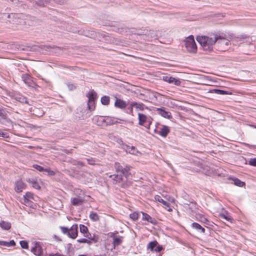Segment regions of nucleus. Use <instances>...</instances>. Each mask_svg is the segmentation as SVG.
I'll list each match as a JSON object with an SVG mask.
<instances>
[{
  "label": "nucleus",
  "mask_w": 256,
  "mask_h": 256,
  "mask_svg": "<svg viewBox=\"0 0 256 256\" xmlns=\"http://www.w3.org/2000/svg\"><path fill=\"white\" fill-rule=\"evenodd\" d=\"M184 46L186 50L190 53L195 54L197 52V46L193 36L186 38L184 40Z\"/></svg>",
  "instance_id": "nucleus-3"
},
{
  "label": "nucleus",
  "mask_w": 256,
  "mask_h": 256,
  "mask_svg": "<svg viewBox=\"0 0 256 256\" xmlns=\"http://www.w3.org/2000/svg\"><path fill=\"white\" fill-rule=\"evenodd\" d=\"M130 217L133 220H136L138 219V212H134L130 215Z\"/></svg>",
  "instance_id": "nucleus-37"
},
{
  "label": "nucleus",
  "mask_w": 256,
  "mask_h": 256,
  "mask_svg": "<svg viewBox=\"0 0 256 256\" xmlns=\"http://www.w3.org/2000/svg\"><path fill=\"white\" fill-rule=\"evenodd\" d=\"M88 106L90 111L94 110L95 108V102H88Z\"/></svg>",
  "instance_id": "nucleus-32"
},
{
  "label": "nucleus",
  "mask_w": 256,
  "mask_h": 256,
  "mask_svg": "<svg viewBox=\"0 0 256 256\" xmlns=\"http://www.w3.org/2000/svg\"><path fill=\"white\" fill-rule=\"evenodd\" d=\"M114 180H116L117 182H120L122 180V175H114Z\"/></svg>",
  "instance_id": "nucleus-45"
},
{
  "label": "nucleus",
  "mask_w": 256,
  "mask_h": 256,
  "mask_svg": "<svg viewBox=\"0 0 256 256\" xmlns=\"http://www.w3.org/2000/svg\"><path fill=\"white\" fill-rule=\"evenodd\" d=\"M22 203L26 206L30 208H34L36 204L33 202V200H28L26 198H24Z\"/></svg>",
  "instance_id": "nucleus-18"
},
{
  "label": "nucleus",
  "mask_w": 256,
  "mask_h": 256,
  "mask_svg": "<svg viewBox=\"0 0 256 256\" xmlns=\"http://www.w3.org/2000/svg\"><path fill=\"white\" fill-rule=\"evenodd\" d=\"M248 164L253 166H256V158H253L250 159Z\"/></svg>",
  "instance_id": "nucleus-44"
},
{
  "label": "nucleus",
  "mask_w": 256,
  "mask_h": 256,
  "mask_svg": "<svg viewBox=\"0 0 256 256\" xmlns=\"http://www.w3.org/2000/svg\"><path fill=\"white\" fill-rule=\"evenodd\" d=\"M115 168L117 172H122L123 170V167L118 162L115 164Z\"/></svg>",
  "instance_id": "nucleus-39"
},
{
  "label": "nucleus",
  "mask_w": 256,
  "mask_h": 256,
  "mask_svg": "<svg viewBox=\"0 0 256 256\" xmlns=\"http://www.w3.org/2000/svg\"><path fill=\"white\" fill-rule=\"evenodd\" d=\"M160 250H161V249L160 248H158V250H155L156 251H158V252H160Z\"/></svg>",
  "instance_id": "nucleus-56"
},
{
  "label": "nucleus",
  "mask_w": 256,
  "mask_h": 256,
  "mask_svg": "<svg viewBox=\"0 0 256 256\" xmlns=\"http://www.w3.org/2000/svg\"><path fill=\"white\" fill-rule=\"evenodd\" d=\"M218 37L219 38L216 43L218 50L220 51H226L228 50L232 36H230V37L226 38L218 34Z\"/></svg>",
  "instance_id": "nucleus-2"
},
{
  "label": "nucleus",
  "mask_w": 256,
  "mask_h": 256,
  "mask_svg": "<svg viewBox=\"0 0 256 256\" xmlns=\"http://www.w3.org/2000/svg\"><path fill=\"white\" fill-rule=\"evenodd\" d=\"M130 169V166H126L124 168H123V170H122L121 173L126 176H128L129 174V170Z\"/></svg>",
  "instance_id": "nucleus-30"
},
{
  "label": "nucleus",
  "mask_w": 256,
  "mask_h": 256,
  "mask_svg": "<svg viewBox=\"0 0 256 256\" xmlns=\"http://www.w3.org/2000/svg\"><path fill=\"white\" fill-rule=\"evenodd\" d=\"M31 110L33 112L34 114L38 117L42 116L44 114V112L42 110L36 108H34L33 109L31 108Z\"/></svg>",
  "instance_id": "nucleus-17"
},
{
  "label": "nucleus",
  "mask_w": 256,
  "mask_h": 256,
  "mask_svg": "<svg viewBox=\"0 0 256 256\" xmlns=\"http://www.w3.org/2000/svg\"><path fill=\"white\" fill-rule=\"evenodd\" d=\"M158 242L156 241L152 242L149 243L148 248L152 250L154 247L156 246Z\"/></svg>",
  "instance_id": "nucleus-36"
},
{
  "label": "nucleus",
  "mask_w": 256,
  "mask_h": 256,
  "mask_svg": "<svg viewBox=\"0 0 256 256\" xmlns=\"http://www.w3.org/2000/svg\"><path fill=\"white\" fill-rule=\"evenodd\" d=\"M77 242L78 243H85V244H90L92 243V242L90 240H89L86 238L78 240Z\"/></svg>",
  "instance_id": "nucleus-35"
},
{
  "label": "nucleus",
  "mask_w": 256,
  "mask_h": 256,
  "mask_svg": "<svg viewBox=\"0 0 256 256\" xmlns=\"http://www.w3.org/2000/svg\"><path fill=\"white\" fill-rule=\"evenodd\" d=\"M6 116L5 111L4 110L0 109V116L4 118Z\"/></svg>",
  "instance_id": "nucleus-50"
},
{
  "label": "nucleus",
  "mask_w": 256,
  "mask_h": 256,
  "mask_svg": "<svg viewBox=\"0 0 256 256\" xmlns=\"http://www.w3.org/2000/svg\"><path fill=\"white\" fill-rule=\"evenodd\" d=\"M33 167L40 172H44L45 170L44 168L38 164H34Z\"/></svg>",
  "instance_id": "nucleus-42"
},
{
  "label": "nucleus",
  "mask_w": 256,
  "mask_h": 256,
  "mask_svg": "<svg viewBox=\"0 0 256 256\" xmlns=\"http://www.w3.org/2000/svg\"><path fill=\"white\" fill-rule=\"evenodd\" d=\"M130 106L132 107L135 108L137 110H144L148 108L142 103L132 102L130 104Z\"/></svg>",
  "instance_id": "nucleus-14"
},
{
  "label": "nucleus",
  "mask_w": 256,
  "mask_h": 256,
  "mask_svg": "<svg viewBox=\"0 0 256 256\" xmlns=\"http://www.w3.org/2000/svg\"><path fill=\"white\" fill-rule=\"evenodd\" d=\"M70 201L72 205L78 206L82 204L83 200L80 198H71Z\"/></svg>",
  "instance_id": "nucleus-20"
},
{
  "label": "nucleus",
  "mask_w": 256,
  "mask_h": 256,
  "mask_svg": "<svg viewBox=\"0 0 256 256\" xmlns=\"http://www.w3.org/2000/svg\"><path fill=\"white\" fill-rule=\"evenodd\" d=\"M79 164L81 165V166H84L82 162H79Z\"/></svg>",
  "instance_id": "nucleus-57"
},
{
  "label": "nucleus",
  "mask_w": 256,
  "mask_h": 256,
  "mask_svg": "<svg viewBox=\"0 0 256 256\" xmlns=\"http://www.w3.org/2000/svg\"><path fill=\"white\" fill-rule=\"evenodd\" d=\"M165 198H166V200H169L168 198H170L169 196H166Z\"/></svg>",
  "instance_id": "nucleus-58"
},
{
  "label": "nucleus",
  "mask_w": 256,
  "mask_h": 256,
  "mask_svg": "<svg viewBox=\"0 0 256 256\" xmlns=\"http://www.w3.org/2000/svg\"><path fill=\"white\" fill-rule=\"evenodd\" d=\"M192 227L198 230H200L201 232L204 233L205 230L204 228H202L200 224L194 222L192 224Z\"/></svg>",
  "instance_id": "nucleus-23"
},
{
  "label": "nucleus",
  "mask_w": 256,
  "mask_h": 256,
  "mask_svg": "<svg viewBox=\"0 0 256 256\" xmlns=\"http://www.w3.org/2000/svg\"><path fill=\"white\" fill-rule=\"evenodd\" d=\"M9 246H14L16 244V243L14 240H12L8 242Z\"/></svg>",
  "instance_id": "nucleus-53"
},
{
  "label": "nucleus",
  "mask_w": 256,
  "mask_h": 256,
  "mask_svg": "<svg viewBox=\"0 0 256 256\" xmlns=\"http://www.w3.org/2000/svg\"><path fill=\"white\" fill-rule=\"evenodd\" d=\"M0 227L4 230H8L11 228V224L10 222L1 221L0 222Z\"/></svg>",
  "instance_id": "nucleus-19"
},
{
  "label": "nucleus",
  "mask_w": 256,
  "mask_h": 256,
  "mask_svg": "<svg viewBox=\"0 0 256 256\" xmlns=\"http://www.w3.org/2000/svg\"><path fill=\"white\" fill-rule=\"evenodd\" d=\"M114 105L120 108H125L127 106L126 102L120 99H117L116 100Z\"/></svg>",
  "instance_id": "nucleus-16"
},
{
  "label": "nucleus",
  "mask_w": 256,
  "mask_h": 256,
  "mask_svg": "<svg viewBox=\"0 0 256 256\" xmlns=\"http://www.w3.org/2000/svg\"><path fill=\"white\" fill-rule=\"evenodd\" d=\"M220 216L222 218L226 220H230L231 219L230 216H226L224 214H220Z\"/></svg>",
  "instance_id": "nucleus-48"
},
{
  "label": "nucleus",
  "mask_w": 256,
  "mask_h": 256,
  "mask_svg": "<svg viewBox=\"0 0 256 256\" xmlns=\"http://www.w3.org/2000/svg\"><path fill=\"white\" fill-rule=\"evenodd\" d=\"M142 218L143 220H145L148 222L152 223V218L150 216H149L147 214H146L144 212H142Z\"/></svg>",
  "instance_id": "nucleus-27"
},
{
  "label": "nucleus",
  "mask_w": 256,
  "mask_h": 256,
  "mask_svg": "<svg viewBox=\"0 0 256 256\" xmlns=\"http://www.w3.org/2000/svg\"><path fill=\"white\" fill-rule=\"evenodd\" d=\"M138 124L140 126H143L147 129H149L152 124V118L142 113L138 114Z\"/></svg>",
  "instance_id": "nucleus-4"
},
{
  "label": "nucleus",
  "mask_w": 256,
  "mask_h": 256,
  "mask_svg": "<svg viewBox=\"0 0 256 256\" xmlns=\"http://www.w3.org/2000/svg\"><path fill=\"white\" fill-rule=\"evenodd\" d=\"M68 87L71 90H72L73 89H74L76 88L75 86H74L72 84H68Z\"/></svg>",
  "instance_id": "nucleus-54"
},
{
  "label": "nucleus",
  "mask_w": 256,
  "mask_h": 256,
  "mask_svg": "<svg viewBox=\"0 0 256 256\" xmlns=\"http://www.w3.org/2000/svg\"><path fill=\"white\" fill-rule=\"evenodd\" d=\"M196 218L198 220L204 223L208 222V220L201 214H196Z\"/></svg>",
  "instance_id": "nucleus-29"
},
{
  "label": "nucleus",
  "mask_w": 256,
  "mask_h": 256,
  "mask_svg": "<svg viewBox=\"0 0 256 256\" xmlns=\"http://www.w3.org/2000/svg\"><path fill=\"white\" fill-rule=\"evenodd\" d=\"M148 36L150 35L151 38H156L157 37V36H156V34H155V32L153 30L150 31L149 32V33L148 34Z\"/></svg>",
  "instance_id": "nucleus-47"
},
{
  "label": "nucleus",
  "mask_w": 256,
  "mask_h": 256,
  "mask_svg": "<svg viewBox=\"0 0 256 256\" xmlns=\"http://www.w3.org/2000/svg\"><path fill=\"white\" fill-rule=\"evenodd\" d=\"M25 188L26 184L22 180H20L16 182L14 189L17 192H22Z\"/></svg>",
  "instance_id": "nucleus-10"
},
{
  "label": "nucleus",
  "mask_w": 256,
  "mask_h": 256,
  "mask_svg": "<svg viewBox=\"0 0 256 256\" xmlns=\"http://www.w3.org/2000/svg\"><path fill=\"white\" fill-rule=\"evenodd\" d=\"M62 50L60 48L56 46L52 48L50 50V52H55L58 54H60Z\"/></svg>",
  "instance_id": "nucleus-33"
},
{
  "label": "nucleus",
  "mask_w": 256,
  "mask_h": 256,
  "mask_svg": "<svg viewBox=\"0 0 256 256\" xmlns=\"http://www.w3.org/2000/svg\"><path fill=\"white\" fill-rule=\"evenodd\" d=\"M234 181V184L238 186H243L244 185V182H242L240 180L236 178H234L232 179Z\"/></svg>",
  "instance_id": "nucleus-28"
},
{
  "label": "nucleus",
  "mask_w": 256,
  "mask_h": 256,
  "mask_svg": "<svg viewBox=\"0 0 256 256\" xmlns=\"http://www.w3.org/2000/svg\"><path fill=\"white\" fill-rule=\"evenodd\" d=\"M8 242L6 241H0V245L9 247Z\"/></svg>",
  "instance_id": "nucleus-51"
},
{
  "label": "nucleus",
  "mask_w": 256,
  "mask_h": 256,
  "mask_svg": "<svg viewBox=\"0 0 256 256\" xmlns=\"http://www.w3.org/2000/svg\"><path fill=\"white\" fill-rule=\"evenodd\" d=\"M154 200L156 201H158L160 203H162L166 206H169V204L166 200H164L160 196H154Z\"/></svg>",
  "instance_id": "nucleus-21"
},
{
  "label": "nucleus",
  "mask_w": 256,
  "mask_h": 256,
  "mask_svg": "<svg viewBox=\"0 0 256 256\" xmlns=\"http://www.w3.org/2000/svg\"><path fill=\"white\" fill-rule=\"evenodd\" d=\"M86 96L88 99V102H95L97 98V94L94 90H91L88 93Z\"/></svg>",
  "instance_id": "nucleus-15"
},
{
  "label": "nucleus",
  "mask_w": 256,
  "mask_h": 256,
  "mask_svg": "<svg viewBox=\"0 0 256 256\" xmlns=\"http://www.w3.org/2000/svg\"><path fill=\"white\" fill-rule=\"evenodd\" d=\"M24 198H26L28 200L36 201V198L34 196V194L30 192H28L24 196Z\"/></svg>",
  "instance_id": "nucleus-25"
},
{
  "label": "nucleus",
  "mask_w": 256,
  "mask_h": 256,
  "mask_svg": "<svg viewBox=\"0 0 256 256\" xmlns=\"http://www.w3.org/2000/svg\"><path fill=\"white\" fill-rule=\"evenodd\" d=\"M0 136H2L4 138H8V134L6 132H4L0 130Z\"/></svg>",
  "instance_id": "nucleus-49"
},
{
  "label": "nucleus",
  "mask_w": 256,
  "mask_h": 256,
  "mask_svg": "<svg viewBox=\"0 0 256 256\" xmlns=\"http://www.w3.org/2000/svg\"><path fill=\"white\" fill-rule=\"evenodd\" d=\"M162 80L166 82H168L170 84H174L176 86H180V81L178 78H173L172 76H163Z\"/></svg>",
  "instance_id": "nucleus-8"
},
{
  "label": "nucleus",
  "mask_w": 256,
  "mask_h": 256,
  "mask_svg": "<svg viewBox=\"0 0 256 256\" xmlns=\"http://www.w3.org/2000/svg\"><path fill=\"white\" fill-rule=\"evenodd\" d=\"M218 37V34H212L209 36H198L196 40L200 44L204 50L210 52L212 50Z\"/></svg>",
  "instance_id": "nucleus-1"
},
{
  "label": "nucleus",
  "mask_w": 256,
  "mask_h": 256,
  "mask_svg": "<svg viewBox=\"0 0 256 256\" xmlns=\"http://www.w3.org/2000/svg\"><path fill=\"white\" fill-rule=\"evenodd\" d=\"M156 112L158 114L165 118H171L170 113L169 112L166 111L164 108H157Z\"/></svg>",
  "instance_id": "nucleus-12"
},
{
  "label": "nucleus",
  "mask_w": 256,
  "mask_h": 256,
  "mask_svg": "<svg viewBox=\"0 0 256 256\" xmlns=\"http://www.w3.org/2000/svg\"><path fill=\"white\" fill-rule=\"evenodd\" d=\"M31 251L35 255L39 256L42 255L43 250L40 242H36L34 244V246L32 248Z\"/></svg>",
  "instance_id": "nucleus-7"
},
{
  "label": "nucleus",
  "mask_w": 256,
  "mask_h": 256,
  "mask_svg": "<svg viewBox=\"0 0 256 256\" xmlns=\"http://www.w3.org/2000/svg\"><path fill=\"white\" fill-rule=\"evenodd\" d=\"M20 101L22 102H27V101L26 100V98H22V100H20Z\"/></svg>",
  "instance_id": "nucleus-55"
},
{
  "label": "nucleus",
  "mask_w": 256,
  "mask_h": 256,
  "mask_svg": "<svg viewBox=\"0 0 256 256\" xmlns=\"http://www.w3.org/2000/svg\"><path fill=\"white\" fill-rule=\"evenodd\" d=\"M90 218L92 220H93L94 222L98 221L100 219V218H99V216H98V214L96 212H90Z\"/></svg>",
  "instance_id": "nucleus-24"
},
{
  "label": "nucleus",
  "mask_w": 256,
  "mask_h": 256,
  "mask_svg": "<svg viewBox=\"0 0 256 256\" xmlns=\"http://www.w3.org/2000/svg\"><path fill=\"white\" fill-rule=\"evenodd\" d=\"M125 150L127 152L132 154L138 156L139 154H140V152L134 146H126L125 147Z\"/></svg>",
  "instance_id": "nucleus-11"
},
{
  "label": "nucleus",
  "mask_w": 256,
  "mask_h": 256,
  "mask_svg": "<svg viewBox=\"0 0 256 256\" xmlns=\"http://www.w3.org/2000/svg\"><path fill=\"white\" fill-rule=\"evenodd\" d=\"M108 120V118H105L102 116H94L93 118V122L98 126H104L107 124L108 122L107 120Z\"/></svg>",
  "instance_id": "nucleus-6"
},
{
  "label": "nucleus",
  "mask_w": 256,
  "mask_h": 256,
  "mask_svg": "<svg viewBox=\"0 0 256 256\" xmlns=\"http://www.w3.org/2000/svg\"><path fill=\"white\" fill-rule=\"evenodd\" d=\"M22 14H15L11 13L8 14V18L9 19L10 22L12 24H18L22 18Z\"/></svg>",
  "instance_id": "nucleus-5"
},
{
  "label": "nucleus",
  "mask_w": 256,
  "mask_h": 256,
  "mask_svg": "<svg viewBox=\"0 0 256 256\" xmlns=\"http://www.w3.org/2000/svg\"><path fill=\"white\" fill-rule=\"evenodd\" d=\"M101 102L102 104L108 105L110 103V97L104 96L101 98Z\"/></svg>",
  "instance_id": "nucleus-26"
},
{
  "label": "nucleus",
  "mask_w": 256,
  "mask_h": 256,
  "mask_svg": "<svg viewBox=\"0 0 256 256\" xmlns=\"http://www.w3.org/2000/svg\"><path fill=\"white\" fill-rule=\"evenodd\" d=\"M209 92L210 93H214L216 94H228V92L226 91L220 90H218V89H212L209 90Z\"/></svg>",
  "instance_id": "nucleus-22"
},
{
  "label": "nucleus",
  "mask_w": 256,
  "mask_h": 256,
  "mask_svg": "<svg viewBox=\"0 0 256 256\" xmlns=\"http://www.w3.org/2000/svg\"><path fill=\"white\" fill-rule=\"evenodd\" d=\"M80 232L84 234L88 231V228L83 224L80 226Z\"/></svg>",
  "instance_id": "nucleus-34"
},
{
  "label": "nucleus",
  "mask_w": 256,
  "mask_h": 256,
  "mask_svg": "<svg viewBox=\"0 0 256 256\" xmlns=\"http://www.w3.org/2000/svg\"><path fill=\"white\" fill-rule=\"evenodd\" d=\"M87 161L90 164L93 165L95 164V160L92 158H88Z\"/></svg>",
  "instance_id": "nucleus-52"
},
{
  "label": "nucleus",
  "mask_w": 256,
  "mask_h": 256,
  "mask_svg": "<svg viewBox=\"0 0 256 256\" xmlns=\"http://www.w3.org/2000/svg\"><path fill=\"white\" fill-rule=\"evenodd\" d=\"M170 128L166 126H162L160 130L158 132V134L163 137H166L170 132Z\"/></svg>",
  "instance_id": "nucleus-13"
},
{
  "label": "nucleus",
  "mask_w": 256,
  "mask_h": 256,
  "mask_svg": "<svg viewBox=\"0 0 256 256\" xmlns=\"http://www.w3.org/2000/svg\"><path fill=\"white\" fill-rule=\"evenodd\" d=\"M20 244L22 248L28 249V243L26 240L20 241Z\"/></svg>",
  "instance_id": "nucleus-38"
},
{
  "label": "nucleus",
  "mask_w": 256,
  "mask_h": 256,
  "mask_svg": "<svg viewBox=\"0 0 256 256\" xmlns=\"http://www.w3.org/2000/svg\"><path fill=\"white\" fill-rule=\"evenodd\" d=\"M78 226L77 224H73L69 230L68 237L72 239H75L78 236Z\"/></svg>",
  "instance_id": "nucleus-9"
},
{
  "label": "nucleus",
  "mask_w": 256,
  "mask_h": 256,
  "mask_svg": "<svg viewBox=\"0 0 256 256\" xmlns=\"http://www.w3.org/2000/svg\"><path fill=\"white\" fill-rule=\"evenodd\" d=\"M84 236L90 241L94 240V236H92L88 231L84 234Z\"/></svg>",
  "instance_id": "nucleus-40"
},
{
  "label": "nucleus",
  "mask_w": 256,
  "mask_h": 256,
  "mask_svg": "<svg viewBox=\"0 0 256 256\" xmlns=\"http://www.w3.org/2000/svg\"><path fill=\"white\" fill-rule=\"evenodd\" d=\"M60 228L64 234H67L68 236L70 230L68 228L64 226H60Z\"/></svg>",
  "instance_id": "nucleus-41"
},
{
  "label": "nucleus",
  "mask_w": 256,
  "mask_h": 256,
  "mask_svg": "<svg viewBox=\"0 0 256 256\" xmlns=\"http://www.w3.org/2000/svg\"><path fill=\"white\" fill-rule=\"evenodd\" d=\"M32 187L35 188L36 189L39 190L40 189V187L39 186L38 184L36 182H32Z\"/></svg>",
  "instance_id": "nucleus-46"
},
{
  "label": "nucleus",
  "mask_w": 256,
  "mask_h": 256,
  "mask_svg": "<svg viewBox=\"0 0 256 256\" xmlns=\"http://www.w3.org/2000/svg\"><path fill=\"white\" fill-rule=\"evenodd\" d=\"M44 172H46L49 176H54L55 174V172L50 168H45Z\"/></svg>",
  "instance_id": "nucleus-43"
},
{
  "label": "nucleus",
  "mask_w": 256,
  "mask_h": 256,
  "mask_svg": "<svg viewBox=\"0 0 256 256\" xmlns=\"http://www.w3.org/2000/svg\"><path fill=\"white\" fill-rule=\"evenodd\" d=\"M122 242V238H115L114 240V246H118Z\"/></svg>",
  "instance_id": "nucleus-31"
}]
</instances>
